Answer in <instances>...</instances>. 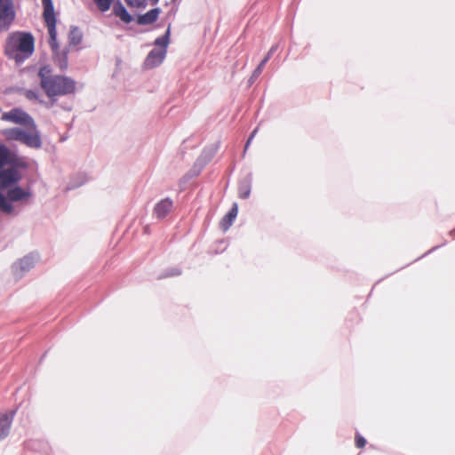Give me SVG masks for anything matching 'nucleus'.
Masks as SVG:
<instances>
[{"mask_svg":"<svg viewBox=\"0 0 455 455\" xmlns=\"http://www.w3.org/2000/svg\"><path fill=\"white\" fill-rule=\"evenodd\" d=\"M14 414L15 411L0 413V440L8 435Z\"/></svg>","mask_w":455,"mask_h":455,"instance_id":"9b49d317","label":"nucleus"},{"mask_svg":"<svg viewBox=\"0 0 455 455\" xmlns=\"http://www.w3.org/2000/svg\"><path fill=\"white\" fill-rule=\"evenodd\" d=\"M70 45H77L82 42V33L77 28H72L68 33Z\"/></svg>","mask_w":455,"mask_h":455,"instance_id":"dca6fc26","label":"nucleus"},{"mask_svg":"<svg viewBox=\"0 0 455 455\" xmlns=\"http://www.w3.org/2000/svg\"><path fill=\"white\" fill-rule=\"evenodd\" d=\"M1 119L21 125H26L29 128H36V124L33 118L20 108H12L9 112H4L2 115Z\"/></svg>","mask_w":455,"mask_h":455,"instance_id":"423d86ee","label":"nucleus"},{"mask_svg":"<svg viewBox=\"0 0 455 455\" xmlns=\"http://www.w3.org/2000/svg\"><path fill=\"white\" fill-rule=\"evenodd\" d=\"M4 137L9 140H17L33 148H39L42 145L41 137L36 128L25 131L21 128H9L4 131Z\"/></svg>","mask_w":455,"mask_h":455,"instance_id":"20e7f679","label":"nucleus"},{"mask_svg":"<svg viewBox=\"0 0 455 455\" xmlns=\"http://www.w3.org/2000/svg\"><path fill=\"white\" fill-rule=\"evenodd\" d=\"M158 2H159V0H150V4H151L152 5L156 4Z\"/></svg>","mask_w":455,"mask_h":455,"instance_id":"a878e982","label":"nucleus"},{"mask_svg":"<svg viewBox=\"0 0 455 455\" xmlns=\"http://www.w3.org/2000/svg\"><path fill=\"white\" fill-rule=\"evenodd\" d=\"M166 50L153 49L146 58L145 66L153 68L160 65L165 58Z\"/></svg>","mask_w":455,"mask_h":455,"instance_id":"1a4fd4ad","label":"nucleus"},{"mask_svg":"<svg viewBox=\"0 0 455 455\" xmlns=\"http://www.w3.org/2000/svg\"><path fill=\"white\" fill-rule=\"evenodd\" d=\"M239 194L241 198H246L249 196L250 190L247 188H240Z\"/></svg>","mask_w":455,"mask_h":455,"instance_id":"b1692460","label":"nucleus"},{"mask_svg":"<svg viewBox=\"0 0 455 455\" xmlns=\"http://www.w3.org/2000/svg\"><path fill=\"white\" fill-rule=\"evenodd\" d=\"M14 161V156L10 153L8 148L0 144V169L7 164H12Z\"/></svg>","mask_w":455,"mask_h":455,"instance_id":"2eb2a0df","label":"nucleus"},{"mask_svg":"<svg viewBox=\"0 0 455 455\" xmlns=\"http://www.w3.org/2000/svg\"><path fill=\"white\" fill-rule=\"evenodd\" d=\"M126 4L131 7H141L145 5L146 0H125Z\"/></svg>","mask_w":455,"mask_h":455,"instance_id":"412c9836","label":"nucleus"},{"mask_svg":"<svg viewBox=\"0 0 455 455\" xmlns=\"http://www.w3.org/2000/svg\"><path fill=\"white\" fill-rule=\"evenodd\" d=\"M257 132V129H255L252 133L251 134L250 138L248 139L247 142H246V145H245V149L248 148L250 142L251 141L253 136L255 135V133Z\"/></svg>","mask_w":455,"mask_h":455,"instance_id":"393cba45","label":"nucleus"},{"mask_svg":"<svg viewBox=\"0 0 455 455\" xmlns=\"http://www.w3.org/2000/svg\"><path fill=\"white\" fill-rule=\"evenodd\" d=\"M29 197L30 193L20 187H15L8 190L7 198L0 193V210L8 214L12 213L13 206L8 200L12 202H18L27 200Z\"/></svg>","mask_w":455,"mask_h":455,"instance_id":"39448f33","label":"nucleus"},{"mask_svg":"<svg viewBox=\"0 0 455 455\" xmlns=\"http://www.w3.org/2000/svg\"><path fill=\"white\" fill-rule=\"evenodd\" d=\"M24 95L27 99L30 100H38V93L36 91L33 90H27L24 92Z\"/></svg>","mask_w":455,"mask_h":455,"instance_id":"5701e85b","label":"nucleus"},{"mask_svg":"<svg viewBox=\"0 0 455 455\" xmlns=\"http://www.w3.org/2000/svg\"><path fill=\"white\" fill-rule=\"evenodd\" d=\"M169 44V30L166 32L164 36H162L156 39L155 44L157 46H161V50H166V47Z\"/></svg>","mask_w":455,"mask_h":455,"instance_id":"6ab92c4d","label":"nucleus"},{"mask_svg":"<svg viewBox=\"0 0 455 455\" xmlns=\"http://www.w3.org/2000/svg\"><path fill=\"white\" fill-rule=\"evenodd\" d=\"M355 444L357 448L362 449L366 445V440L361 435L356 434L355 436Z\"/></svg>","mask_w":455,"mask_h":455,"instance_id":"aec40b11","label":"nucleus"},{"mask_svg":"<svg viewBox=\"0 0 455 455\" xmlns=\"http://www.w3.org/2000/svg\"><path fill=\"white\" fill-rule=\"evenodd\" d=\"M44 7L43 17L46 24L49 33V44L52 52V60L54 64L61 70L64 71L68 68V49H60L57 42V31H56V16L54 13V8L52 0H42Z\"/></svg>","mask_w":455,"mask_h":455,"instance_id":"f03ea898","label":"nucleus"},{"mask_svg":"<svg viewBox=\"0 0 455 455\" xmlns=\"http://www.w3.org/2000/svg\"><path fill=\"white\" fill-rule=\"evenodd\" d=\"M173 203L169 198L161 200L154 208V215L159 220L164 219L172 211Z\"/></svg>","mask_w":455,"mask_h":455,"instance_id":"9d476101","label":"nucleus"},{"mask_svg":"<svg viewBox=\"0 0 455 455\" xmlns=\"http://www.w3.org/2000/svg\"><path fill=\"white\" fill-rule=\"evenodd\" d=\"M112 11L115 16L118 17L125 24H129L132 20V15L127 12L124 4L116 0L112 7Z\"/></svg>","mask_w":455,"mask_h":455,"instance_id":"f8f14e48","label":"nucleus"},{"mask_svg":"<svg viewBox=\"0 0 455 455\" xmlns=\"http://www.w3.org/2000/svg\"><path fill=\"white\" fill-rule=\"evenodd\" d=\"M20 265L22 269L28 268L33 265V259L31 257H25L20 260Z\"/></svg>","mask_w":455,"mask_h":455,"instance_id":"4be33fe9","label":"nucleus"},{"mask_svg":"<svg viewBox=\"0 0 455 455\" xmlns=\"http://www.w3.org/2000/svg\"><path fill=\"white\" fill-rule=\"evenodd\" d=\"M20 179L17 170L11 168L6 170L0 169V186L5 188L17 182Z\"/></svg>","mask_w":455,"mask_h":455,"instance_id":"6e6552de","label":"nucleus"},{"mask_svg":"<svg viewBox=\"0 0 455 455\" xmlns=\"http://www.w3.org/2000/svg\"><path fill=\"white\" fill-rule=\"evenodd\" d=\"M97 7L101 12H107L110 9V7H113L115 0H94Z\"/></svg>","mask_w":455,"mask_h":455,"instance_id":"f3484780","label":"nucleus"},{"mask_svg":"<svg viewBox=\"0 0 455 455\" xmlns=\"http://www.w3.org/2000/svg\"><path fill=\"white\" fill-rule=\"evenodd\" d=\"M40 87L53 105L59 97L73 94L76 89V83L69 76L53 75L49 66L40 68L38 71Z\"/></svg>","mask_w":455,"mask_h":455,"instance_id":"f257e3e1","label":"nucleus"},{"mask_svg":"<svg viewBox=\"0 0 455 455\" xmlns=\"http://www.w3.org/2000/svg\"><path fill=\"white\" fill-rule=\"evenodd\" d=\"M14 19L13 0H0V29H8Z\"/></svg>","mask_w":455,"mask_h":455,"instance_id":"0eeeda50","label":"nucleus"},{"mask_svg":"<svg viewBox=\"0 0 455 455\" xmlns=\"http://www.w3.org/2000/svg\"><path fill=\"white\" fill-rule=\"evenodd\" d=\"M35 50V39L31 33L16 31L8 35L4 53L16 63L28 59Z\"/></svg>","mask_w":455,"mask_h":455,"instance_id":"7ed1b4c3","label":"nucleus"},{"mask_svg":"<svg viewBox=\"0 0 455 455\" xmlns=\"http://www.w3.org/2000/svg\"><path fill=\"white\" fill-rule=\"evenodd\" d=\"M273 52H274V48H271L270 51L267 52V56L261 60V62L259 64L257 68L254 70L253 76H258L260 75V73L262 72L266 63L270 59V56H271Z\"/></svg>","mask_w":455,"mask_h":455,"instance_id":"a211bd4d","label":"nucleus"},{"mask_svg":"<svg viewBox=\"0 0 455 455\" xmlns=\"http://www.w3.org/2000/svg\"><path fill=\"white\" fill-rule=\"evenodd\" d=\"M237 213L238 206L236 204H234L230 211L220 220V225L223 230L226 231L231 227L237 216Z\"/></svg>","mask_w":455,"mask_h":455,"instance_id":"ddd939ff","label":"nucleus"},{"mask_svg":"<svg viewBox=\"0 0 455 455\" xmlns=\"http://www.w3.org/2000/svg\"><path fill=\"white\" fill-rule=\"evenodd\" d=\"M159 13H160L159 8L152 9V10L148 11V12H146L145 14L139 16L137 19V22L140 25L152 24L157 20Z\"/></svg>","mask_w":455,"mask_h":455,"instance_id":"4468645a","label":"nucleus"}]
</instances>
